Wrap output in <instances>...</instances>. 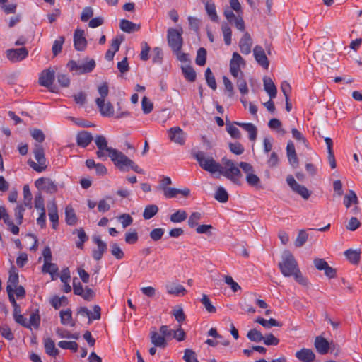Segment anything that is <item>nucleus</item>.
<instances>
[{
    "instance_id": "nucleus-50",
    "label": "nucleus",
    "mask_w": 362,
    "mask_h": 362,
    "mask_svg": "<svg viewBox=\"0 0 362 362\" xmlns=\"http://www.w3.org/2000/svg\"><path fill=\"white\" fill-rule=\"evenodd\" d=\"M81 63V73H89L93 70L95 66V62L93 59L87 60L82 62Z\"/></svg>"
},
{
    "instance_id": "nucleus-60",
    "label": "nucleus",
    "mask_w": 362,
    "mask_h": 362,
    "mask_svg": "<svg viewBox=\"0 0 362 362\" xmlns=\"http://www.w3.org/2000/svg\"><path fill=\"white\" fill-rule=\"evenodd\" d=\"M138 233L135 229L125 233V242L127 244H134L138 241Z\"/></svg>"
},
{
    "instance_id": "nucleus-22",
    "label": "nucleus",
    "mask_w": 362,
    "mask_h": 362,
    "mask_svg": "<svg viewBox=\"0 0 362 362\" xmlns=\"http://www.w3.org/2000/svg\"><path fill=\"white\" fill-rule=\"evenodd\" d=\"M314 345L317 352L320 354H326L329 351V342L321 336L315 337Z\"/></svg>"
},
{
    "instance_id": "nucleus-16",
    "label": "nucleus",
    "mask_w": 362,
    "mask_h": 362,
    "mask_svg": "<svg viewBox=\"0 0 362 362\" xmlns=\"http://www.w3.org/2000/svg\"><path fill=\"white\" fill-rule=\"evenodd\" d=\"M74 45L76 50L83 51L87 46V41L84 37V30L76 29L74 33Z\"/></svg>"
},
{
    "instance_id": "nucleus-27",
    "label": "nucleus",
    "mask_w": 362,
    "mask_h": 362,
    "mask_svg": "<svg viewBox=\"0 0 362 362\" xmlns=\"http://www.w3.org/2000/svg\"><path fill=\"white\" fill-rule=\"evenodd\" d=\"M119 28L122 31L131 33L138 31L140 29V25L130 21L122 19L119 23Z\"/></svg>"
},
{
    "instance_id": "nucleus-15",
    "label": "nucleus",
    "mask_w": 362,
    "mask_h": 362,
    "mask_svg": "<svg viewBox=\"0 0 362 362\" xmlns=\"http://www.w3.org/2000/svg\"><path fill=\"white\" fill-rule=\"evenodd\" d=\"M93 240L97 245V249L93 250L92 255L94 259L98 261L101 259L103 254L106 252L107 249V244L98 235L94 236Z\"/></svg>"
},
{
    "instance_id": "nucleus-58",
    "label": "nucleus",
    "mask_w": 362,
    "mask_h": 362,
    "mask_svg": "<svg viewBox=\"0 0 362 362\" xmlns=\"http://www.w3.org/2000/svg\"><path fill=\"white\" fill-rule=\"evenodd\" d=\"M24 196V204L26 206L31 208L32 194L28 185H24L23 189Z\"/></svg>"
},
{
    "instance_id": "nucleus-30",
    "label": "nucleus",
    "mask_w": 362,
    "mask_h": 362,
    "mask_svg": "<svg viewBox=\"0 0 362 362\" xmlns=\"http://www.w3.org/2000/svg\"><path fill=\"white\" fill-rule=\"evenodd\" d=\"M61 323L64 325L74 327L75 323L72 320V314L70 309L62 310L59 313Z\"/></svg>"
},
{
    "instance_id": "nucleus-44",
    "label": "nucleus",
    "mask_w": 362,
    "mask_h": 362,
    "mask_svg": "<svg viewBox=\"0 0 362 362\" xmlns=\"http://www.w3.org/2000/svg\"><path fill=\"white\" fill-rule=\"evenodd\" d=\"M205 78L207 85L213 90H216L217 88L216 82L213 73L210 68H207L205 71Z\"/></svg>"
},
{
    "instance_id": "nucleus-21",
    "label": "nucleus",
    "mask_w": 362,
    "mask_h": 362,
    "mask_svg": "<svg viewBox=\"0 0 362 362\" xmlns=\"http://www.w3.org/2000/svg\"><path fill=\"white\" fill-rule=\"evenodd\" d=\"M252 45V38L248 33H245L239 42L240 52L243 54H249L251 52Z\"/></svg>"
},
{
    "instance_id": "nucleus-2",
    "label": "nucleus",
    "mask_w": 362,
    "mask_h": 362,
    "mask_svg": "<svg viewBox=\"0 0 362 362\" xmlns=\"http://www.w3.org/2000/svg\"><path fill=\"white\" fill-rule=\"evenodd\" d=\"M109 157L115 165L121 171L126 172L132 169L137 173H144L143 169L136 165L132 160L125 156L122 152L119 151L117 149L112 151Z\"/></svg>"
},
{
    "instance_id": "nucleus-13",
    "label": "nucleus",
    "mask_w": 362,
    "mask_h": 362,
    "mask_svg": "<svg viewBox=\"0 0 362 362\" xmlns=\"http://www.w3.org/2000/svg\"><path fill=\"white\" fill-rule=\"evenodd\" d=\"M253 54L257 62L264 69H267L269 66V62L266 56L264 49L259 46L256 45L253 49Z\"/></svg>"
},
{
    "instance_id": "nucleus-54",
    "label": "nucleus",
    "mask_w": 362,
    "mask_h": 362,
    "mask_svg": "<svg viewBox=\"0 0 362 362\" xmlns=\"http://www.w3.org/2000/svg\"><path fill=\"white\" fill-rule=\"evenodd\" d=\"M111 254L117 259L124 257V254L117 243H112L111 245Z\"/></svg>"
},
{
    "instance_id": "nucleus-12",
    "label": "nucleus",
    "mask_w": 362,
    "mask_h": 362,
    "mask_svg": "<svg viewBox=\"0 0 362 362\" xmlns=\"http://www.w3.org/2000/svg\"><path fill=\"white\" fill-rule=\"evenodd\" d=\"M28 55V51L25 47L10 49L6 51L7 58L12 62H18L25 59Z\"/></svg>"
},
{
    "instance_id": "nucleus-55",
    "label": "nucleus",
    "mask_w": 362,
    "mask_h": 362,
    "mask_svg": "<svg viewBox=\"0 0 362 362\" xmlns=\"http://www.w3.org/2000/svg\"><path fill=\"white\" fill-rule=\"evenodd\" d=\"M117 218L124 228L132 225L133 223L132 217L128 214H122Z\"/></svg>"
},
{
    "instance_id": "nucleus-37",
    "label": "nucleus",
    "mask_w": 362,
    "mask_h": 362,
    "mask_svg": "<svg viewBox=\"0 0 362 362\" xmlns=\"http://www.w3.org/2000/svg\"><path fill=\"white\" fill-rule=\"evenodd\" d=\"M158 211V207L155 204L148 205L145 207L143 217L146 220L151 219L153 217Z\"/></svg>"
},
{
    "instance_id": "nucleus-59",
    "label": "nucleus",
    "mask_w": 362,
    "mask_h": 362,
    "mask_svg": "<svg viewBox=\"0 0 362 362\" xmlns=\"http://www.w3.org/2000/svg\"><path fill=\"white\" fill-rule=\"evenodd\" d=\"M32 137L37 142L42 143L45 141V136L42 130L39 129H33L30 130Z\"/></svg>"
},
{
    "instance_id": "nucleus-40",
    "label": "nucleus",
    "mask_w": 362,
    "mask_h": 362,
    "mask_svg": "<svg viewBox=\"0 0 362 362\" xmlns=\"http://www.w3.org/2000/svg\"><path fill=\"white\" fill-rule=\"evenodd\" d=\"M214 198L221 203H226L228 200V194L223 187H218L215 192Z\"/></svg>"
},
{
    "instance_id": "nucleus-1",
    "label": "nucleus",
    "mask_w": 362,
    "mask_h": 362,
    "mask_svg": "<svg viewBox=\"0 0 362 362\" xmlns=\"http://www.w3.org/2000/svg\"><path fill=\"white\" fill-rule=\"evenodd\" d=\"M192 156L203 170L211 174L219 173L233 183L240 185V180L242 174L240 170L233 160L223 158L222 159L223 166H222L212 156H208L204 151H198L194 152Z\"/></svg>"
},
{
    "instance_id": "nucleus-10",
    "label": "nucleus",
    "mask_w": 362,
    "mask_h": 362,
    "mask_svg": "<svg viewBox=\"0 0 362 362\" xmlns=\"http://www.w3.org/2000/svg\"><path fill=\"white\" fill-rule=\"evenodd\" d=\"M286 182L293 192L301 196L304 199H308L311 192L304 186L298 184L292 175L286 177Z\"/></svg>"
},
{
    "instance_id": "nucleus-49",
    "label": "nucleus",
    "mask_w": 362,
    "mask_h": 362,
    "mask_svg": "<svg viewBox=\"0 0 362 362\" xmlns=\"http://www.w3.org/2000/svg\"><path fill=\"white\" fill-rule=\"evenodd\" d=\"M42 271L43 273H48L53 275L58 271V267L56 264L52 263L51 261L45 262Z\"/></svg>"
},
{
    "instance_id": "nucleus-41",
    "label": "nucleus",
    "mask_w": 362,
    "mask_h": 362,
    "mask_svg": "<svg viewBox=\"0 0 362 362\" xmlns=\"http://www.w3.org/2000/svg\"><path fill=\"white\" fill-rule=\"evenodd\" d=\"M182 73L185 77V78L190 81L193 82L196 79V72L194 69L191 66H185L182 68Z\"/></svg>"
},
{
    "instance_id": "nucleus-52",
    "label": "nucleus",
    "mask_w": 362,
    "mask_h": 362,
    "mask_svg": "<svg viewBox=\"0 0 362 362\" xmlns=\"http://www.w3.org/2000/svg\"><path fill=\"white\" fill-rule=\"evenodd\" d=\"M201 303L204 305V308L209 313H214L216 311V308L211 304L210 299L207 295H202Z\"/></svg>"
},
{
    "instance_id": "nucleus-53",
    "label": "nucleus",
    "mask_w": 362,
    "mask_h": 362,
    "mask_svg": "<svg viewBox=\"0 0 362 362\" xmlns=\"http://www.w3.org/2000/svg\"><path fill=\"white\" fill-rule=\"evenodd\" d=\"M221 29L226 45H230L231 43V30L230 27L227 23H223Z\"/></svg>"
},
{
    "instance_id": "nucleus-61",
    "label": "nucleus",
    "mask_w": 362,
    "mask_h": 362,
    "mask_svg": "<svg viewBox=\"0 0 362 362\" xmlns=\"http://www.w3.org/2000/svg\"><path fill=\"white\" fill-rule=\"evenodd\" d=\"M98 91L100 95L98 98H102V100H105V98L109 93V87L107 82H103L98 87Z\"/></svg>"
},
{
    "instance_id": "nucleus-14",
    "label": "nucleus",
    "mask_w": 362,
    "mask_h": 362,
    "mask_svg": "<svg viewBox=\"0 0 362 362\" xmlns=\"http://www.w3.org/2000/svg\"><path fill=\"white\" fill-rule=\"evenodd\" d=\"M48 216L52 223V228L57 229L59 223V215L57 204L54 200L49 201L47 204Z\"/></svg>"
},
{
    "instance_id": "nucleus-6",
    "label": "nucleus",
    "mask_w": 362,
    "mask_h": 362,
    "mask_svg": "<svg viewBox=\"0 0 362 362\" xmlns=\"http://www.w3.org/2000/svg\"><path fill=\"white\" fill-rule=\"evenodd\" d=\"M94 141L97 148H98L96 152L98 158L101 159L102 160H106L107 158L106 153H108L109 156L112 152L115 150V148L108 147L107 141L103 135H97L95 137Z\"/></svg>"
},
{
    "instance_id": "nucleus-46",
    "label": "nucleus",
    "mask_w": 362,
    "mask_h": 362,
    "mask_svg": "<svg viewBox=\"0 0 362 362\" xmlns=\"http://www.w3.org/2000/svg\"><path fill=\"white\" fill-rule=\"evenodd\" d=\"M308 234L305 230H300L298 234V236L295 240V245L297 247H302L308 240Z\"/></svg>"
},
{
    "instance_id": "nucleus-3",
    "label": "nucleus",
    "mask_w": 362,
    "mask_h": 362,
    "mask_svg": "<svg viewBox=\"0 0 362 362\" xmlns=\"http://www.w3.org/2000/svg\"><path fill=\"white\" fill-rule=\"evenodd\" d=\"M279 267L284 276L289 277L292 276L298 265L292 253L288 250H284L281 255V261L279 263Z\"/></svg>"
},
{
    "instance_id": "nucleus-29",
    "label": "nucleus",
    "mask_w": 362,
    "mask_h": 362,
    "mask_svg": "<svg viewBox=\"0 0 362 362\" xmlns=\"http://www.w3.org/2000/svg\"><path fill=\"white\" fill-rule=\"evenodd\" d=\"M44 346L45 353L50 356L55 357L59 353L54 341L50 338H47L44 340Z\"/></svg>"
},
{
    "instance_id": "nucleus-45",
    "label": "nucleus",
    "mask_w": 362,
    "mask_h": 362,
    "mask_svg": "<svg viewBox=\"0 0 362 362\" xmlns=\"http://www.w3.org/2000/svg\"><path fill=\"white\" fill-rule=\"evenodd\" d=\"M64 40L65 39L63 36H59L58 38L56 40H54L52 48V51L54 56H57L59 53L62 52V45L64 42Z\"/></svg>"
},
{
    "instance_id": "nucleus-17",
    "label": "nucleus",
    "mask_w": 362,
    "mask_h": 362,
    "mask_svg": "<svg viewBox=\"0 0 362 362\" xmlns=\"http://www.w3.org/2000/svg\"><path fill=\"white\" fill-rule=\"evenodd\" d=\"M95 103L100 114L104 117H112L114 115V107L109 101L102 100V98H96Z\"/></svg>"
},
{
    "instance_id": "nucleus-43",
    "label": "nucleus",
    "mask_w": 362,
    "mask_h": 362,
    "mask_svg": "<svg viewBox=\"0 0 362 362\" xmlns=\"http://www.w3.org/2000/svg\"><path fill=\"white\" fill-rule=\"evenodd\" d=\"M247 337L254 342H260L264 339L262 334L256 329H250L247 334Z\"/></svg>"
},
{
    "instance_id": "nucleus-24",
    "label": "nucleus",
    "mask_w": 362,
    "mask_h": 362,
    "mask_svg": "<svg viewBox=\"0 0 362 362\" xmlns=\"http://www.w3.org/2000/svg\"><path fill=\"white\" fill-rule=\"evenodd\" d=\"M286 154L289 163L296 167L298 165V159L296 155L294 144L292 141H289L286 146Z\"/></svg>"
},
{
    "instance_id": "nucleus-64",
    "label": "nucleus",
    "mask_w": 362,
    "mask_h": 362,
    "mask_svg": "<svg viewBox=\"0 0 362 362\" xmlns=\"http://www.w3.org/2000/svg\"><path fill=\"white\" fill-rule=\"evenodd\" d=\"M202 214L199 212H193L189 219L188 225L190 228H194L198 225V221L201 219Z\"/></svg>"
},
{
    "instance_id": "nucleus-7",
    "label": "nucleus",
    "mask_w": 362,
    "mask_h": 362,
    "mask_svg": "<svg viewBox=\"0 0 362 362\" xmlns=\"http://www.w3.org/2000/svg\"><path fill=\"white\" fill-rule=\"evenodd\" d=\"M238 165L246 173L245 180L247 183L252 187H258L260 184V179L254 173V168L252 165L246 162H240Z\"/></svg>"
},
{
    "instance_id": "nucleus-36",
    "label": "nucleus",
    "mask_w": 362,
    "mask_h": 362,
    "mask_svg": "<svg viewBox=\"0 0 362 362\" xmlns=\"http://www.w3.org/2000/svg\"><path fill=\"white\" fill-rule=\"evenodd\" d=\"M28 324L29 325V327H28V329H31L32 327L35 329L39 328L40 324V316L37 310L30 314Z\"/></svg>"
},
{
    "instance_id": "nucleus-56",
    "label": "nucleus",
    "mask_w": 362,
    "mask_h": 362,
    "mask_svg": "<svg viewBox=\"0 0 362 362\" xmlns=\"http://www.w3.org/2000/svg\"><path fill=\"white\" fill-rule=\"evenodd\" d=\"M226 130L228 133L233 138L239 139L241 137L240 130L233 124L226 123Z\"/></svg>"
},
{
    "instance_id": "nucleus-38",
    "label": "nucleus",
    "mask_w": 362,
    "mask_h": 362,
    "mask_svg": "<svg viewBox=\"0 0 362 362\" xmlns=\"http://www.w3.org/2000/svg\"><path fill=\"white\" fill-rule=\"evenodd\" d=\"M187 218V214L184 210H177L175 213L172 214L170 220L173 223H181Z\"/></svg>"
},
{
    "instance_id": "nucleus-31",
    "label": "nucleus",
    "mask_w": 362,
    "mask_h": 362,
    "mask_svg": "<svg viewBox=\"0 0 362 362\" xmlns=\"http://www.w3.org/2000/svg\"><path fill=\"white\" fill-rule=\"evenodd\" d=\"M65 221L69 226H74L77 223V217L71 206L65 208Z\"/></svg>"
},
{
    "instance_id": "nucleus-28",
    "label": "nucleus",
    "mask_w": 362,
    "mask_h": 362,
    "mask_svg": "<svg viewBox=\"0 0 362 362\" xmlns=\"http://www.w3.org/2000/svg\"><path fill=\"white\" fill-rule=\"evenodd\" d=\"M166 290L169 294L176 296H183L186 293V289L183 286L178 284H169L166 285Z\"/></svg>"
},
{
    "instance_id": "nucleus-26",
    "label": "nucleus",
    "mask_w": 362,
    "mask_h": 362,
    "mask_svg": "<svg viewBox=\"0 0 362 362\" xmlns=\"http://www.w3.org/2000/svg\"><path fill=\"white\" fill-rule=\"evenodd\" d=\"M264 88L271 99L276 96L277 89L273 81L269 77H264L263 79Z\"/></svg>"
},
{
    "instance_id": "nucleus-35",
    "label": "nucleus",
    "mask_w": 362,
    "mask_h": 362,
    "mask_svg": "<svg viewBox=\"0 0 362 362\" xmlns=\"http://www.w3.org/2000/svg\"><path fill=\"white\" fill-rule=\"evenodd\" d=\"M360 251L349 249L344 252V255L349 262L352 264H356L360 260Z\"/></svg>"
},
{
    "instance_id": "nucleus-62",
    "label": "nucleus",
    "mask_w": 362,
    "mask_h": 362,
    "mask_svg": "<svg viewBox=\"0 0 362 362\" xmlns=\"http://www.w3.org/2000/svg\"><path fill=\"white\" fill-rule=\"evenodd\" d=\"M183 359L186 362H199V361L197 358L196 353L193 350L189 349H187L185 350Z\"/></svg>"
},
{
    "instance_id": "nucleus-19",
    "label": "nucleus",
    "mask_w": 362,
    "mask_h": 362,
    "mask_svg": "<svg viewBox=\"0 0 362 362\" xmlns=\"http://www.w3.org/2000/svg\"><path fill=\"white\" fill-rule=\"evenodd\" d=\"M163 194L166 199H172L177 197L178 194H181L185 197H187L190 195V189L187 187L180 189L175 187H169L168 189L164 188Z\"/></svg>"
},
{
    "instance_id": "nucleus-11",
    "label": "nucleus",
    "mask_w": 362,
    "mask_h": 362,
    "mask_svg": "<svg viewBox=\"0 0 362 362\" xmlns=\"http://www.w3.org/2000/svg\"><path fill=\"white\" fill-rule=\"evenodd\" d=\"M168 136L171 141L179 145H184L187 134L179 127H171L168 129Z\"/></svg>"
},
{
    "instance_id": "nucleus-5",
    "label": "nucleus",
    "mask_w": 362,
    "mask_h": 362,
    "mask_svg": "<svg viewBox=\"0 0 362 362\" xmlns=\"http://www.w3.org/2000/svg\"><path fill=\"white\" fill-rule=\"evenodd\" d=\"M33 153L37 163L33 160H28V164L33 170L38 173H41L47 168L46 159L45 158L44 148L42 146L36 144L33 149Z\"/></svg>"
},
{
    "instance_id": "nucleus-33",
    "label": "nucleus",
    "mask_w": 362,
    "mask_h": 362,
    "mask_svg": "<svg viewBox=\"0 0 362 362\" xmlns=\"http://www.w3.org/2000/svg\"><path fill=\"white\" fill-rule=\"evenodd\" d=\"M205 9L210 17L211 20L213 21H216L218 20V16L216 11V6L212 0H206L204 3Z\"/></svg>"
},
{
    "instance_id": "nucleus-57",
    "label": "nucleus",
    "mask_w": 362,
    "mask_h": 362,
    "mask_svg": "<svg viewBox=\"0 0 362 362\" xmlns=\"http://www.w3.org/2000/svg\"><path fill=\"white\" fill-rule=\"evenodd\" d=\"M0 334L7 340L11 341L14 338V335L10 327L7 325L0 327Z\"/></svg>"
},
{
    "instance_id": "nucleus-23",
    "label": "nucleus",
    "mask_w": 362,
    "mask_h": 362,
    "mask_svg": "<svg viewBox=\"0 0 362 362\" xmlns=\"http://www.w3.org/2000/svg\"><path fill=\"white\" fill-rule=\"evenodd\" d=\"M92 134L87 131L79 132L76 136V143L78 146L86 148L93 141Z\"/></svg>"
},
{
    "instance_id": "nucleus-9",
    "label": "nucleus",
    "mask_w": 362,
    "mask_h": 362,
    "mask_svg": "<svg viewBox=\"0 0 362 362\" xmlns=\"http://www.w3.org/2000/svg\"><path fill=\"white\" fill-rule=\"evenodd\" d=\"M35 187L49 194H54L57 192V185L50 178L40 177L35 182Z\"/></svg>"
},
{
    "instance_id": "nucleus-51",
    "label": "nucleus",
    "mask_w": 362,
    "mask_h": 362,
    "mask_svg": "<svg viewBox=\"0 0 362 362\" xmlns=\"http://www.w3.org/2000/svg\"><path fill=\"white\" fill-rule=\"evenodd\" d=\"M153 108V103L146 96L141 100V109L144 114L150 113Z\"/></svg>"
},
{
    "instance_id": "nucleus-48",
    "label": "nucleus",
    "mask_w": 362,
    "mask_h": 362,
    "mask_svg": "<svg viewBox=\"0 0 362 362\" xmlns=\"http://www.w3.org/2000/svg\"><path fill=\"white\" fill-rule=\"evenodd\" d=\"M206 50L201 47L198 49L195 62L199 66H204L206 64Z\"/></svg>"
},
{
    "instance_id": "nucleus-18",
    "label": "nucleus",
    "mask_w": 362,
    "mask_h": 362,
    "mask_svg": "<svg viewBox=\"0 0 362 362\" xmlns=\"http://www.w3.org/2000/svg\"><path fill=\"white\" fill-rule=\"evenodd\" d=\"M241 64H245L243 57L238 53L234 52L230 62V72L233 76L238 78Z\"/></svg>"
},
{
    "instance_id": "nucleus-32",
    "label": "nucleus",
    "mask_w": 362,
    "mask_h": 362,
    "mask_svg": "<svg viewBox=\"0 0 362 362\" xmlns=\"http://www.w3.org/2000/svg\"><path fill=\"white\" fill-rule=\"evenodd\" d=\"M18 284V274L15 269L9 272L8 281L6 286V291H14Z\"/></svg>"
},
{
    "instance_id": "nucleus-39",
    "label": "nucleus",
    "mask_w": 362,
    "mask_h": 362,
    "mask_svg": "<svg viewBox=\"0 0 362 362\" xmlns=\"http://www.w3.org/2000/svg\"><path fill=\"white\" fill-rule=\"evenodd\" d=\"M268 126L270 129L276 130V132L281 135H284L286 133V131L281 127V121L276 118L271 119L268 123Z\"/></svg>"
},
{
    "instance_id": "nucleus-34",
    "label": "nucleus",
    "mask_w": 362,
    "mask_h": 362,
    "mask_svg": "<svg viewBox=\"0 0 362 362\" xmlns=\"http://www.w3.org/2000/svg\"><path fill=\"white\" fill-rule=\"evenodd\" d=\"M256 322L260 324L262 326H263L265 328H270L271 327H281L282 324L279 322V321L276 320L275 319L271 318L269 320H265L262 317H258L255 320Z\"/></svg>"
},
{
    "instance_id": "nucleus-42",
    "label": "nucleus",
    "mask_w": 362,
    "mask_h": 362,
    "mask_svg": "<svg viewBox=\"0 0 362 362\" xmlns=\"http://www.w3.org/2000/svg\"><path fill=\"white\" fill-rule=\"evenodd\" d=\"M358 203V197L353 190H349V193L344 196V204L346 208H349L351 204Z\"/></svg>"
},
{
    "instance_id": "nucleus-4",
    "label": "nucleus",
    "mask_w": 362,
    "mask_h": 362,
    "mask_svg": "<svg viewBox=\"0 0 362 362\" xmlns=\"http://www.w3.org/2000/svg\"><path fill=\"white\" fill-rule=\"evenodd\" d=\"M182 28H170L167 31V40L169 47L173 52L179 55L183 45Z\"/></svg>"
},
{
    "instance_id": "nucleus-63",
    "label": "nucleus",
    "mask_w": 362,
    "mask_h": 362,
    "mask_svg": "<svg viewBox=\"0 0 362 362\" xmlns=\"http://www.w3.org/2000/svg\"><path fill=\"white\" fill-rule=\"evenodd\" d=\"M236 84L242 95H246L248 93L249 90L247 82L242 76L238 78Z\"/></svg>"
},
{
    "instance_id": "nucleus-8",
    "label": "nucleus",
    "mask_w": 362,
    "mask_h": 362,
    "mask_svg": "<svg viewBox=\"0 0 362 362\" xmlns=\"http://www.w3.org/2000/svg\"><path fill=\"white\" fill-rule=\"evenodd\" d=\"M54 81V71L52 69L43 70L39 77L40 86L47 88L51 92L57 93V88L53 86Z\"/></svg>"
},
{
    "instance_id": "nucleus-47",
    "label": "nucleus",
    "mask_w": 362,
    "mask_h": 362,
    "mask_svg": "<svg viewBox=\"0 0 362 362\" xmlns=\"http://www.w3.org/2000/svg\"><path fill=\"white\" fill-rule=\"evenodd\" d=\"M58 346L63 349L71 350L74 352H76L78 348V344L74 341H61L58 343Z\"/></svg>"
},
{
    "instance_id": "nucleus-20",
    "label": "nucleus",
    "mask_w": 362,
    "mask_h": 362,
    "mask_svg": "<svg viewBox=\"0 0 362 362\" xmlns=\"http://www.w3.org/2000/svg\"><path fill=\"white\" fill-rule=\"evenodd\" d=\"M295 356L301 362H313L315 358L314 352L306 348H303L296 351Z\"/></svg>"
},
{
    "instance_id": "nucleus-25",
    "label": "nucleus",
    "mask_w": 362,
    "mask_h": 362,
    "mask_svg": "<svg viewBox=\"0 0 362 362\" xmlns=\"http://www.w3.org/2000/svg\"><path fill=\"white\" fill-rule=\"evenodd\" d=\"M150 338L151 343L156 347L165 348L167 346V341L164 336L156 330L151 332Z\"/></svg>"
}]
</instances>
